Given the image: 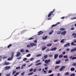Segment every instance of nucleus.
Returning a JSON list of instances; mask_svg holds the SVG:
<instances>
[{
	"label": "nucleus",
	"instance_id": "obj_1",
	"mask_svg": "<svg viewBox=\"0 0 76 76\" xmlns=\"http://www.w3.org/2000/svg\"><path fill=\"white\" fill-rule=\"evenodd\" d=\"M55 12V9H53V11H51L50 12L48 15V18L50 17V16H51L53 15V12Z\"/></svg>",
	"mask_w": 76,
	"mask_h": 76
},
{
	"label": "nucleus",
	"instance_id": "obj_2",
	"mask_svg": "<svg viewBox=\"0 0 76 76\" xmlns=\"http://www.w3.org/2000/svg\"><path fill=\"white\" fill-rule=\"evenodd\" d=\"M30 45L31 47H34V46H36V45H37V44L34 43H30Z\"/></svg>",
	"mask_w": 76,
	"mask_h": 76
},
{
	"label": "nucleus",
	"instance_id": "obj_3",
	"mask_svg": "<svg viewBox=\"0 0 76 76\" xmlns=\"http://www.w3.org/2000/svg\"><path fill=\"white\" fill-rule=\"evenodd\" d=\"M65 69V66H62L61 68L59 69V71L60 72H61V71H62V70H63V69Z\"/></svg>",
	"mask_w": 76,
	"mask_h": 76
},
{
	"label": "nucleus",
	"instance_id": "obj_4",
	"mask_svg": "<svg viewBox=\"0 0 76 76\" xmlns=\"http://www.w3.org/2000/svg\"><path fill=\"white\" fill-rule=\"evenodd\" d=\"M50 61H51V60H50V59H49L48 60H46L45 61V62L46 64H48L49 62H50Z\"/></svg>",
	"mask_w": 76,
	"mask_h": 76
},
{
	"label": "nucleus",
	"instance_id": "obj_5",
	"mask_svg": "<svg viewBox=\"0 0 76 76\" xmlns=\"http://www.w3.org/2000/svg\"><path fill=\"white\" fill-rule=\"evenodd\" d=\"M58 54H55L54 56V58L55 59H56L57 58H58Z\"/></svg>",
	"mask_w": 76,
	"mask_h": 76
},
{
	"label": "nucleus",
	"instance_id": "obj_6",
	"mask_svg": "<svg viewBox=\"0 0 76 76\" xmlns=\"http://www.w3.org/2000/svg\"><path fill=\"white\" fill-rule=\"evenodd\" d=\"M66 31H62L61 33V35H66Z\"/></svg>",
	"mask_w": 76,
	"mask_h": 76
},
{
	"label": "nucleus",
	"instance_id": "obj_7",
	"mask_svg": "<svg viewBox=\"0 0 76 76\" xmlns=\"http://www.w3.org/2000/svg\"><path fill=\"white\" fill-rule=\"evenodd\" d=\"M70 43H68L65 45H64V47H69V46H70Z\"/></svg>",
	"mask_w": 76,
	"mask_h": 76
},
{
	"label": "nucleus",
	"instance_id": "obj_8",
	"mask_svg": "<svg viewBox=\"0 0 76 76\" xmlns=\"http://www.w3.org/2000/svg\"><path fill=\"white\" fill-rule=\"evenodd\" d=\"M5 70H8V69H10V66H7L5 67Z\"/></svg>",
	"mask_w": 76,
	"mask_h": 76
},
{
	"label": "nucleus",
	"instance_id": "obj_9",
	"mask_svg": "<svg viewBox=\"0 0 76 76\" xmlns=\"http://www.w3.org/2000/svg\"><path fill=\"white\" fill-rule=\"evenodd\" d=\"M47 48V47L46 46H43L42 48V51H44V50H45L46 49V48Z\"/></svg>",
	"mask_w": 76,
	"mask_h": 76
},
{
	"label": "nucleus",
	"instance_id": "obj_10",
	"mask_svg": "<svg viewBox=\"0 0 76 76\" xmlns=\"http://www.w3.org/2000/svg\"><path fill=\"white\" fill-rule=\"evenodd\" d=\"M20 55V52H18L17 53V54L16 55V57H19Z\"/></svg>",
	"mask_w": 76,
	"mask_h": 76
},
{
	"label": "nucleus",
	"instance_id": "obj_11",
	"mask_svg": "<svg viewBox=\"0 0 76 76\" xmlns=\"http://www.w3.org/2000/svg\"><path fill=\"white\" fill-rule=\"evenodd\" d=\"M44 33V32H42V31H40L38 32V35H40L41 34H42Z\"/></svg>",
	"mask_w": 76,
	"mask_h": 76
},
{
	"label": "nucleus",
	"instance_id": "obj_12",
	"mask_svg": "<svg viewBox=\"0 0 76 76\" xmlns=\"http://www.w3.org/2000/svg\"><path fill=\"white\" fill-rule=\"evenodd\" d=\"M75 68L72 67L70 69V70L72 72H73V71H75Z\"/></svg>",
	"mask_w": 76,
	"mask_h": 76
},
{
	"label": "nucleus",
	"instance_id": "obj_13",
	"mask_svg": "<svg viewBox=\"0 0 76 76\" xmlns=\"http://www.w3.org/2000/svg\"><path fill=\"white\" fill-rule=\"evenodd\" d=\"M14 54H15V52H12L11 54V57H12V58H13V56H14Z\"/></svg>",
	"mask_w": 76,
	"mask_h": 76
},
{
	"label": "nucleus",
	"instance_id": "obj_14",
	"mask_svg": "<svg viewBox=\"0 0 76 76\" xmlns=\"http://www.w3.org/2000/svg\"><path fill=\"white\" fill-rule=\"evenodd\" d=\"M12 59H13L12 57H11V58H9L7 59V60H8V61H10V60H12Z\"/></svg>",
	"mask_w": 76,
	"mask_h": 76
},
{
	"label": "nucleus",
	"instance_id": "obj_15",
	"mask_svg": "<svg viewBox=\"0 0 76 76\" xmlns=\"http://www.w3.org/2000/svg\"><path fill=\"white\" fill-rule=\"evenodd\" d=\"M72 36H74V38H76V33H73L72 34Z\"/></svg>",
	"mask_w": 76,
	"mask_h": 76
},
{
	"label": "nucleus",
	"instance_id": "obj_16",
	"mask_svg": "<svg viewBox=\"0 0 76 76\" xmlns=\"http://www.w3.org/2000/svg\"><path fill=\"white\" fill-rule=\"evenodd\" d=\"M76 50V48H75L74 49H72V50H71V52H74V51H75Z\"/></svg>",
	"mask_w": 76,
	"mask_h": 76
},
{
	"label": "nucleus",
	"instance_id": "obj_17",
	"mask_svg": "<svg viewBox=\"0 0 76 76\" xmlns=\"http://www.w3.org/2000/svg\"><path fill=\"white\" fill-rule=\"evenodd\" d=\"M61 62V61L60 60L59 61H56V64H60V63Z\"/></svg>",
	"mask_w": 76,
	"mask_h": 76
},
{
	"label": "nucleus",
	"instance_id": "obj_18",
	"mask_svg": "<svg viewBox=\"0 0 76 76\" xmlns=\"http://www.w3.org/2000/svg\"><path fill=\"white\" fill-rule=\"evenodd\" d=\"M41 64H42V63L40 62V63H39L36 64V66H38L39 65H41Z\"/></svg>",
	"mask_w": 76,
	"mask_h": 76
},
{
	"label": "nucleus",
	"instance_id": "obj_19",
	"mask_svg": "<svg viewBox=\"0 0 76 76\" xmlns=\"http://www.w3.org/2000/svg\"><path fill=\"white\" fill-rule=\"evenodd\" d=\"M48 38V36H45V37H43L42 38V39H43L44 40H45V39H46L47 38Z\"/></svg>",
	"mask_w": 76,
	"mask_h": 76
},
{
	"label": "nucleus",
	"instance_id": "obj_20",
	"mask_svg": "<svg viewBox=\"0 0 76 76\" xmlns=\"http://www.w3.org/2000/svg\"><path fill=\"white\" fill-rule=\"evenodd\" d=\"M57 50V48H54L51 49L52 51H54V50Z\"/></svg>",
	"mask_w": 76,
	"mask_h": 76
},
{
	"label": "nucleus",
	"instance_id": "obj_21",
	"mask_svg": "<svg viewBox=\"0 0 76 76\" xmlns=\"http://www.w3.org/2000/svg\"><path fill=\"white\" fill-rule=\"evenodd\" d=\"M75 44V43L73 42H72L71 43V45H75V46H76V44Z\"/></svg>",
	"mask_w": 76,
	"mask_h": 76
},
{
	"label": "nucleus",
	"instance_id": "obj_22",
	"mask_svg": "<svg viewBox=\"0 0 76 76\" xmlns=\"http://www.w3.org/2000/svg\"><path fill=\"white\" fill-rule=\"evenodd\" d=\"M64 40H65V39H62L60 41V42H61V43H64Z\"/></svg>",
	"mask_w": 76,
	"mask_h": 76
},
{
	"label": "nucleus",
	"instance_id": "obj_23",
	"mask_svg": "<svg viewBox=\"0 0 76 76\" xmlns=\"http://www.w3.org/2000/svg\"><path fill=\"white\" fill-rule=\"evenodd\" d=\"M16 71L15 70H14L12 72V75H15V74L16 73Z\"/></svg>",
	"mask_w": 76,
	"mask_h": 76
},
{
	"label": "nucleus",
	"instance_id": "obj_24",
	"mask_svg": "<svg viewBox=\"0 0 76 76\" xmlns=\"http://www.w3.org/2000/svg\"><path fill=\"white\" fill-rule=\"evenodd\" d=\"M9 64H10V63L7 62L5 63L4 65H9Z\"/></svg>",
	"mask_w": 76,
	"mask_h": 76
},
{
	"label": "nucleus",
	"instance_id": "obj_25",
	"mask_svg": "<svg viewBox=\"0 0 76 76\" xmlns=\"http://www.w3.org/2000/svg\"><path fill=\"white\" fill-rule=\"evenodd\" d=\"M51 45H52V44L51 43H50L49 44H48L47 45V47H51Z\"/></svg>",
	"mask_w": 76,
	"mask_h": 76
},
{
	"label": "nucleus",
	"instance_id": "obj_26",
	"mask_svg": "<svg viewBox=\"0 0 76 76\" xmlns=\"http://www.w3.org/2000/svg\"><path fill=\"white\" fill-rule=\"evenodd\" d=\"M11 46H12V44H10L9 45H8V46H7V48H10V47Z\"/></svg>",
	"mask_w": 76,
	"mask_h": 76
},
{
	"label": "nucleus",
	"instance_id": "obj_27",
	"mask_svg": "<svg viewBox=\"0 0 76 76\" xmlns=\"http://www.w3.org/2000/svg\"><path fill=\"white\" fill-rule=\"evenodd\" d=\"M60 31H65V28H61L60 29Z\"/></svg>",
	"mask_w": 76,
	"mask_h": 76
},
{
	"label": "nucleus",
	"instance_id": "obj_28",
	"mask_svg": "<svg viewBox=\"0 0 76 76\" xmlns=\"http://www.w3.org/2000/svg\"><path fill=\"white\" fill-rule=\"evenodd\" d=\"M65 75H69V72H66L65 74Z\"/></svg>",
	"mask_w": 76,
	"mask_h": 76
},
{
	"label": "nucleus",
	"instance_id": "obj_29",
	"mask_svg": "<svg viewBox=\"0 0 76 76\" xmlns=\"http://www.w3.org/2000/svg\"><path fill=\"white\" fill-rule=\"evenodd\" d=\"M20 51L21 53H24V50L22 49L20 50Z\"/></svg>",
	"mask_w": 76,
	"mask_h": 76
},
{
	"label": "nucleus",
	"instance_id": "obj_30",
	"mask_svg": "<svg viewBox=\"0 0 76 76\" xmlns=\"http://www.w3.org/2000/svg\"><path fill=\"white\" fill-rule=\"evenodd\" d=\"M19 75V72H17L14 75V76H17V75Z\"/></svg>",
	"mask_w": 76,
	"mask_h": 76
},
{
	"label": "nucleus",
	"instance_id": "obj_31",
	"mask_svg": "<svg viewBox=\"0 0 76 76\" xmlns=\"http://www.w3.org/2000/svg\"><path fill=\"white\" fill-rule=\"evenodd\" d=\"M72 65L73 66H76V62H74V63H73L72 64Z\"/></svg>",
	"mask_w": 76,
	"mask_h": 76
},
{
	"label": "nucleus",
	"instance_id": "obj_32",
	"mask_svg": "<svg viewBox=\"0 0 76 76\" xmlns=\"http://www.w3.org/2000/svg\"><path fill=\"white\" fill-rule=\"evenodd\" d=\"M63 57V56L62 55H60L59 56V58H62Z\"/></svg>",
	"mask_w": 76,
	"mask_h": 76
},
{
	"label": "nucleus",
	"instance_id": "obj_33",
	"mask_svg": "<svg viewBox=\"0 0 76 76\" xmlns=\"http://www.w3.org/2000/svg\"><path fill=\"white\" fill-rule=\"evenodd\" d=\"M31 54L30 53L28 54L27 56H26V57H30V56H31Z\"/></svg>",
	"mask_w": 76,
	"mask_h": 76
},
{
	"label": "nucleus",
	"instance_id": "obj_34",
	"mask_svg": "<svg viewBox=\"0 0 76 76\" xmlns=\"http://www.w3.org/2000/svg\"><path fill=\"white\" fill-rule=\"evenodd\" d=\"M28 39V40H32V39H34V38L31 37L30 38H29Z\"/></svg>",
	"mask_w": 76,
	"mask_h": 76
},
{
	"label": "nucleus",
	"instance_id": "obj_35",
	"mask_svg": "<svg viewBox=\"0 0 76 76\" xmlns=\"http://www.w3.org/2000/svg\"><path fill=\"white\" fill-rule=\"evenodd\" d=\"M76 57H73L72 58V60H76Z\"/></svg>",
	"mask_w": 76,
	"mask_h": 76
},
{
	"label": "nucleus",
	"instance_id": "obj_36",
	"mask_svg": "<svg viewBox=\"0 0 76 76\" xmlns=\"http://www.w3.org/2000/svg\"><path fill=\"white\" fill-rule=\"evenodd\" d=\"M59 67H60V66H56L55 67V69H58V68H59Z\"/></svg>",
	"mask_w": 76,
	"mask_h": 76
},
{
	"label": "nucleus",
	"instance_id": "obj_37",
	"mask_svg": "<svg viewBox=\"0 0 76 76\" xmlns=\"http://www.w3.org/2000/svg\"><path fill=\"white\" fill-rule=\"evenodd\" d=\"M61 31H59L57 33V34L58 35H60V34H61Z\"/></svg>",
	"mask_w": 76,
	"mask_h": 76
},
{
	"label": "nucleus",
	"instance_id": "obj_38",
	"mask_svg": "<svg viewBox=\"0 0 76 76\" xmlns=\"http://www.w3.org/2000/svg\"><path fill=\"white\" fill-rule=\"evenodd\" d=\"M33 73H34V72H31V73L28 74V76H29L30 75H32V74H33Z\"/></svg>",
	"mask_w": 76,
	"mask_h": 76
},
{
	"label": "nucleus",
	"instance_id": "obj_39",
	"mask_svg": "<svg viewBox=\"0 0 76 76\" xmlns=\"http://www.w3.org/2000/svg\"><path fill=\"white\" fill-rule=\"evenodd\" d=\"M70 76H75V74H72Z\"/></svg>",
	"mask_w": 76,
	"mask_h": 76
},
{
	"label": "nucleus",
	"instance_id": "obj_40",
	"mask_svg": "<svg viewBox=\"0 0 76 76\" xmlns=\"http://www.w3.org/2000/svg\"><path fill=\"white\" fill-rule=\"evenodd\" d=\"M16 69H20V66L18 67H17L16 68Z\"/></svg>",
	"mask_w": 76,
	"mask_h": 76
},
{
	"label": "nucleus",
	"instance_id": "obj_41",
	"mask_svg": "<svg viewBox=\"0 0 76 76\" xmlns=\"http://www.w3.org/2000/svg\"><path fill=\"white\" fill-rule=\"evenodd\" d=\"M48 57V55H45L44 56V57H45V58H47Z\"/></svg>",
	"mask_w": 76,
	"mask_h": 76
},
{
	"label": "nucleus",
	"instance_id": "obj_42",
	"mask_svg": "<svg viewBox=\"0 0 76 76\" xmlns=\"http://www.w3.org/2000/svg\"><path fill=\"white\" fill-rule=\"evenodd\" d=\"M76 19V17L74 18H71V20H73V19Z\"/></svg>",
	"mask_w": 76,
	"mask_h": 76
},
{
	"label": "nucleus",
	"instance_id": "obj_43",
	"mask_svg": "<svg viewBox=\"0 0 76 76\" xmlns=\"http://www.w3.org/2000/svg\"><path fill=\"white\" fill-rule=\"evenodd\" d=\"M27 59V58H25L23 59V61H26V60Z\"/></svg>",
	"mask_w": 76,
	"mask_h": 76
},
{
	"label": "nucleus",
	"instance_id": "obj_44",
	"mask_svg": "<svg viewBox=\"0 0 76 76\" xmlns=\"http://www.w3.org/2000/svg\"><path fill=\"white\" fill-rule=\"evenodd\" d=\"M58 41V40H55L54 41V42H57V41Z\"/></svg>",
	"mask_w": 76,
	"mask_h": 76
},
{
	"label": "nucleus",
	"instance_id": "obj_45",
	"mask_svg": "<svg viewBox=\"0 0 76 76\" xmlns=\"http://www.w3.org/2000/svg\"><path fill=\"white\" fill-rule=\"evenodd\" d=\"M64 58H67L68 56H64L63 57Z\"/></svg>",
	"mask_w": 76,
	"mask_h": 76
},
{
	"label": "nucleus",
	"instance_id": "obj_46",
	"mask_svg": "<svg viewBox=\"0 0 76 76\" xmlns=\"http://www.w3.org/2000/svg\"><path fill=\"white\" fill-rule=\"evenodd\" d=\"M49 73H52V71L51 70H49L48 71Z\"/></svg>",
	"mask_w": 76,
	"mask_h": 76
},
{
	"label": "nucleus",
	"instance_id": "obj_47",
	"mask_svg": "<svg viewBox=\"0 0 76 76\" xmlns=\"http://www.w3.org/2000/svg\"><path fill=\"white\" fill-rule=\"evenodd\" d=\"M34 58H30V60L32 61V60H34Z\"/></svg>",
	"mask_w": 76,
	"mask_h": 76
},
{
	"label": "nucleus",
	"instance_id": "obj_48",
	"mask_svg": "<svg viewBox=\"0 0 76 76\" xmlns=\"http://www.w3.org/2000/svg\"><path fill=\"white\" fill-rule=\"evenodd\" d=\"M62 54L63 55H64V54H66V52H64L62 53Z\"/></svg>",
	"mask_w": 76,
	"mask_h": 76
},
{
	"label": "nucleus",
	"instance_id": "obj_49",
	"mask_svg": "<svg viewBox=\"0 0 76 76\" xmlns=\"http://www.w3.org/2000/svg\"><path fill=\"white\" fill-rule=\"evenodd\" d=\"M73 57V56H71L69 57V58H70V59H72V58Z\"/></svg>",
	"mask_w": 76,
	"mask_h": 76
},
{
	"label": "nucleus",
	"instance_id": "obj_50",
	"mask_svg": "<svg viewBox=\"0 0 76 76\" xmlns=\"http://www.w3.org/2000/svg\"><path fill=\"white\" fill-rule=\"evenodd\" d=\"M73 57V56H71L69 57V58H70V59H72V58Z\"/></svg>",
	"mask_w": 76,
	"mask_h": 76
},
{
	"label": "nucleus",
	"instance_id": "obj_51",
	"mask_svg": "<svg viewBox=\"0 0 76 76\" xmlns=\"http://www.w3.org/2000/svg\"><path fill=\"white\" fill-rule=\"evenodd\" d=\"M56 26V24H54V25H52V27H54V26Z\"/></svg>",
	"mask_w": 76,
	"mask_h": 76
},
{
	"label": "nucleus",
	"instance_id": "obj_52",
	"mask_svg": "<svg viewBox=\"0 0 76 76\" xmlns=\"http://www.w3.org/2000/svg\"><path fill=\"white\" fill-rule=\"evenodd\" d=\"M71 30H72V31H73V30H74L75 29V28L73 27H72L71 28Z\"/></svg>",
	"mask_w": 76,
	"mask_h": 76
},
{
	"label": "nucleus",
	"instance_id": "obj_53",
	"mask_svg": "<svg viewBox=\"0 0 76 76\" xmlns=\"http://www.w3.org/2000/svg\"><path fill=\"white\" fill-rule=\"evenodd\" d=\"M34 42H35L36 43H37V41L36 40H35L34 41Z\"/></svg>",
	"mask_w": 76,
	"mask_h": 76
},
{
	"label": "nucleus",
	"instance_id": "obj_54",
	"mask_svg": "<svg viewBox=\"0 0 76 76\" xmlns=\"http://www.w3.org/2000/svg\"><path fill=\"white\" fill-rule=\"evenodd\" d=\"M65 61H69V59L67 58V59H66L65 60Z\"/></svg>",
	"mask_w": 76,
	"mask_h": 76
},
{
	"label": "nucleus",
	"instance_id": "obj_55",
	"mask_svg": "<svg viewBox=\"0 0 76 76\" xmlns=\"http://www.w3.org/2000/svg\"><path fill=\"white\" fill-rule=\"evenodd\" d=\"M27 47H28V48H30V47H31V46L29 45H27Z\"/></svg>",
	"mask_w": 76,
	"mask_h": 76
},
{
	"label": "nucleus",
	"instance_id": "obj_56",
	"mask_svg": "<svg viewBox=\"0 0 76 76\" xmlns=\"http://www.w3.org/2000/svg\"><path fill=\"white\" fill-rule=\"evenodd\" d=\"M22 67H23V66H24V67L26 66V64H24L22 66Z\"/></svg>",
	"mask_w": 76,
	"mask_h": 76
},
{
	"label": "nucleus",
	"instance_id": "obj_57",
	"mask_svg": "<svg viewBox=\"0 0 76 76\" xmlns=\"http://www.w3.org/2000/svg\"><path fill=\"white\" fill-rule=\"evenodd\" d=\"M26 53H28V52H29V50H26Z\"/></svg>",
	"mask_w": 76,
	"mask_h": 76
},
{
	"label": "nucleus",
	"instance_id": "obj_58",
	"mask_svg": "<svg viewBox=\"0 0 76 76\" xmlns=\"http://www.w3.org/2000/svg\"><path fill=\"white\" fill-rule=\"evenodd\" d=\"M32 70H33V69H30L29 71H30V72H32Z\"/></svg>",
	"mask_w": 76,
	"mask_h": 76
},
{
	"label": "nucleus",
	"instance_id": "obj_59",
	"mask_svg": "<svg viewBox=\"0 0 76 76\" xmlns=\"http://www.w3.org/2000/svg\"><path fill=\"white\" fill-rule=\"evenodd\" d=\"M21 75H22V76H23V75H24V72H23V73H22L21 74Z\"/></svg>",
	"mask_w": 76,
	"mask_h": 76
},
{
	"label": "nucleus",
	"instance_id": "obj_60",
	"mask_svg": "<svg viewBox=\"0 0 76 76\" xmlns=\"http://www.w3.org/2000/svg\"><path fill=\"white\" fill-rule=\"evenodd\" d=\"M10 74H7L6 75L7 76H10Z\"/></svg>",
	"mask_w": 76,
	"mask_h": 76
},
{
	"label": "nucleus",
	"instance_id": "obj_61",
	"mask_svg": "<svg viewBox=\"0 0 76 76\" xmlns=\"http://www.w3.org/2000/svg\"><path fill=\"white\" fill-rule=\"evenodd\" d=\"M60 23L58 22V23H57L56 24V25L57 26V25H58V24H60Z\"/></svg>",
	"mask_w": 76,
	"mask_h": 76
},
{
	"label": "nucleus",
	"instance_id": "obj_62",
	"mask_svg": "<svg viewBox=\"0 0 76 76\" xmlns=\"http://www.w3.org/2000/svg\"><path fill=\"white\" fill-rule=\"evenodd\" d=\"M52 56H53V55H49V57H52Z\"/></svg>",
	"mask_w": 76,
	"mask_h": 76
},
{
	"label": "nucleus",
	"instance_id": "obj_63",
	"mask_svg": "<svg viewBox=\"0 0 76 76\" xmlns=\"http://www.w3.org/2000/svg\"><path fill=\"white\" fill-rule=\"evenodd\" d=\"M53 34V32H50L49 33V35H51Z\"/></svg>",
	"mask_w": 76,
	"mask_h": 76
},
{
	"label": "nucleus",
	"instance_id": "obj_64",
	"mask_svg": "<svg viewBox=\"0 0 76 76\" xmlns=\"http://www.w3.org/2000/svg\"><path fill=\"white\" fill-rule=\"evenodd\" d=\"M54 76V74H52L51 75H49V76Z\"/></svg>",
	"mask_w": 76,
	"mask_h": 76
}]
</instances>
